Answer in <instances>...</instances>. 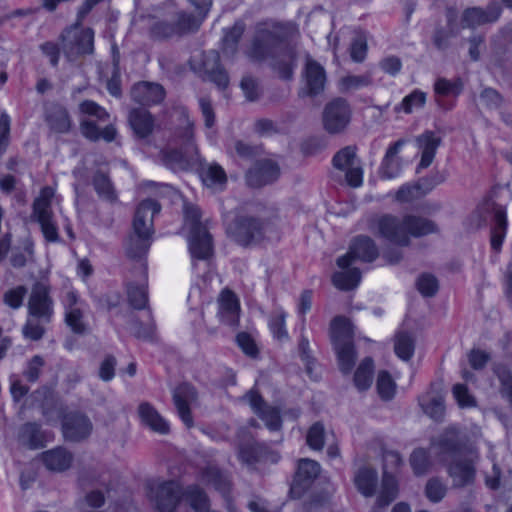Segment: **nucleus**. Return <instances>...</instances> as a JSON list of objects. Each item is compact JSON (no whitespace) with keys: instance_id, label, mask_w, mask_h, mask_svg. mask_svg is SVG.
I'll return each instance as SVG.
<instances>
[{"instance_id":"nucleus-58","label":"nucleus","mask_w":512,"mask_h":512,"mask_svg":"<svg viewBox=\"0 0 512 512\" xmlns=\"http://www.w3.org/2000/svg\"><path fill=\"white\" fill-rule=\"evenodd\" d=\"M286 314L283 311L275 312L269 319V328L274 338L279 341L288 339V332L285 328Z\"/></svg>"},{"instance_id":"nucleus-62","label":"nucleus","mask_w":512,"mask_h":512,"mask_svg":"<svg viewBox=\"0 0 512 512\" xmlns=\"http://www.w3.org/2000/svg\"><path fill=\"white\" fill-rule=\"evenodd\" d=\"M150 35L152 38L157 40H163L177 36L174 23H168L165 21H157L150 28Z\"/></svg>"},{"instance_id":"nucleus-46","label":"nucleus","mask_w":512,"mask_h":512,"mask_svg":"<svg viewBox=\"0 0 512 512\" xmlns=\"http://www.w3.org/2000/svg\"><path fill=\"white\" fill-rule=\"evenodd\" d=\"M203 183L210 188L222 190L227 183L224 169L218 164H211L202 171Z\"/></svg>"},{"instance_id":"nucleus-30","label":"nucleus","mask_w":512,"mask_h":512,"mask_svg":"<svg viewBox=\"0 0 512 512\" xmlns=\"http://www.w3.org/2000/svg\"><path fill=\"white\" fill-rule=\"evenodd\" d=\"M128 122L134 134L141 139L148 137L154 130V117L144 108L130 110Z\"/></svg>"},{"instance_id":"nucleus-1","label":"nucleus","mask_w":512,"mask_h":512,"mask_svg":"<svg viewBox=\"0 0 512 512\" xmlns=\"http://www.w3.org/2000/svg\"><path fill=\"white\" fill-rule=\"evenodd\" d=\"M249 57L256 61H269L272 69L283 80L293 78L296 67V50L285 39L278 27L257 31Z\"/></svg>"},{"instance_id":"nucleus-11","label":"nucleus","mask_w":512,"mask_h":512,"mask_svg":"<svg viewBox=\"0 0 512 512\" xmlns=\"http://www.w3.org/2000/svg\"><path fill=\"white\" fill-rule=\"evenodd\" d=\"M356 152V146H346L340 149L332 159L333 166L345 171L348 185L354 188L360 187L363 183V169Z\"/></svg>"},{"instance_id":"nucleus-60","label":"nucleus","mask_w":512,"mask_h":512,"mask_svg":"<svg viewBox=\"0 0 512 512\" xmlns=\"http://www.w3.org/2000/svg\"><path fill=\"white\" fill-rule=\"evenodd\" d=\"M45 323L39 321L36 318H28L27 322L22 328L23 335L25 338L30 339L32 341L40 340L45 334Z\"/></svg>"},{"instance_id":"nucleus-9","label":"nucleus","mask_w":512,"mask_h":512,"mask_svg":"<svg viewBox=\"0 0 512 512\" xmlns=\"http://www.w3.org/2000/svg\"><path fill=\"white\" fill-rule=\"evenodd\" d=\"M379 256V249L375 241L367 235L354 237L346 254L337 259V265L341 269L348 268L355 260L371 263Z\"/></svg>"},{"instance_id":"nucleus-32","label":"nucleus","mask_w":512,"mask_h":512,"mask_svg":"<svg viewBox=\"0 0 512 512\" xmlns=\"http://www.w3.org/2000/svg\"><path fill=\"white\" fill-rule=\"evenodd\" d=\"M305 81L307 94L315 96L324 90L326 83V72L315 60L307 59L305 66Z\"/></svg>"},{"instance_id":"nucleus-57","label":"nucleus","mask_w":512,"mask_h":512,"mask_svg":"<svg viewBox=\"0 0 512 512\" xmlns=\"http://www.w3.org/2000/svg\"><path fill=\"white\" fill-rule=\"evenodd\" d=\"M155 322L152 317L151 310L148 311V321L142 323L138 320L132 322L131 330L135 337L139 339L149 340L152 339L155 332Z\"/></svg>"},{"instance_id":"nucleus-8","label":"nucleus","mask_w":512,"mask_h":512,"mask_svg":"<svg viewBox=\"0 0 512 512\" xmlns=\"http://www.w3.org/2000/svg\"><path fill=\"white\" fill-rule=\"evenodd\" d=\"M53 196L54 190L46 186L41 189L39 196L33 203V216L40 224L45 239L49 242H57L59 240L58 227L54 221V215L51 209Z\"/></svg>"},{"instance_id":"nucleus-48","label":"nucleus","mask_w":512,"mask_h":512,"mask_svg":"<svg viewBox=\"0 0 512 512\" xmlns=\"http://www.w3.org/2000/svg\"><path fill=\"white\" fill-rule=\"evenodd\" d=\"M464 88L461 78L448 80L446 78H438L434 83V92L439 96H459Z\"/></svg>"},{"instance_id":"nucleus-55","label":"nucleus","mask_w":512,"mask_h":512,"mask_svg":"<svg viewBox=\"0 0 512 512\" xmlns=\"http://www.w3.org/2000/svg\"><path fill=\"white\" fill-rule=\"evenodd\" d=\"M306 443L313 450H322L325 444V428L321 422H316L309 428Z\"/></svg>"},{"instance_id":"nucleus-40","label":"nucleus","mask_w":512,"mask_h":512,"mask_svg":"<svg viewBox=\"0 0 512 512\" xmlns=\"http://www.w3.org/2000/svg\"><path fill=\"white\" fill-rule=\"evenodd\" d=\"M182 497L195 512H209V497L198 485L187 486L182 491Z\"/></svg>"},{"instance_id":"nucleus-3","label":"nucleus","mask_w":512,"mask_h":512,"mask_svg":"<svg viewBox=\"0 0 512 512\" xmlns=\"http://www.w3.org/2000/svg\"><path fill=\"white\" fill-rule=\"evenodd\" d=\"M84 19L79 18L77 13L76 21L65 27L58 37L62 52L68 61H74L79 57L94 53L95 33L92 28L82 27Z\"/></svg>"},{"instance_id":"nucleus-41","label":"nucleus","mask_w":512,"mask_h":512,"mask_svg":"<svg viewBox=\"0 0 512 512\" xmlns=\"http://www.w3.org/2000/svg\"><path fill=\"white\" fill-rule=\"evenodd\" d=\"M342 270L333 274L334 286L344 291L356 288L361 281V271L358 268H350V266Z\"/></svg>"},{"instance_id":"nucleus-51","label":"nucleus","mask_w":512,"mask_h":512,"mask_svg":"<svg viewBox=\"0 0 512 512\" xmlns=\"http://www.w3.org/2000/svg\"><path fill=\"white\" fill-rule=\"evenodd\" d=\"M65 323L75 334L83 335L88 331L83 307L65 311Z\"/></svg>"},{"instance_id":"nucleus-64","label":"nucleus","mask_w":512,"mask_h":512,"mask_svg":"<svg viewBox=\"0 0 512 512\" xmlns=\"http://www.w3.org/2000/svg\"><path fill=\"white\" fill-rule=\"evenodd\" d=\"M417 288L425 297H432L438 291V281L431 274H422L417 280Z\"/></svg>"},{"instance_id":"nucleus-7","label":"nucleus","mask_w":512,"mask_h":512,"mask_svg":"<svg viewBox=\"0 0 512 512\" xmlns=\"http://www.w3.org/2000/svg\"><path fill=\"white\" fill-rule=\"evenodd\" d=\"M194 124L187 120V128L184 136L187 139L185 152L179 149H164L160 152L162 163L173 171L187 170L189 167L200 162L198 148L193 141Z\"/></svg>"},{"instance_id":"nucleus-5","label":"nucleus","mask_w":512,"mask_h":512,"mask_svg":"<svg viewBox=\"0 0 512 512\" xmlns=\"http://www.w3.org/2000/svg\"><path fill=\"white\" fill-rule=\"evenodd\" d=\"M267 223L250 215H239L228 226L230 237L240 246L249 247L259 244L266 234Z\"/></svg>"},{"instance_id":"nucleus-56","label":"nucleus","mask_w":512,"mask_h":512,"mask_svg":"<svg viewBox=\"0 0 512 512\" xmlns=\"http://www.w3.org/2000/svg\"><path fill=\"white\" fill-rule=\"evenodd\" d=\"M110 485L103 484V487L91 489L84 497L85 503L91 508H100L104 505L106 498L110 497Z\"/></svg>"},{"instance_id":"nucleus-19","label":"nucleus","mask_w":512,"mask_h":512,"mask_svg":"<svg viewBox=\"0 0 512 512\" xmlns=\"http://www.w3.org/2000/svg\"><path fill=\"white\" fill-rule=\"evenodd\" d=\"M51 439L52 434L43 430L37 422H26L19 427L17 432V442L29 450L41 449Z\"/></svg>"},{"instance_id":"nucleus-35","label":"nucleus","mask_w":512,"mask_h":512,"mask_svg":"<svg viewBox=\"0 0 512 512\" xmlns=\"http://www.w3.org/2000/svg\"><path fill=\"white\" fill-rule=\"evenodd\" d=\"M493 223L491 227V247L496 252L500 251L507 230L506 211L501 205H493Z\"/></svg>"},{"instance_id":"nucleus-47","label":"nucleus","mask_w":512,"mask_h":512,"mask_svg":"<svg viewBox=\"0 0 512 512\" xmlns=\"http://www.w3.org/2000/svg\"><path fill=\"white\" fill-rule=\"evenodd\" d=\"M204 18L200 15L194 16L191 13H178L177 20L174 23L177 36H183L198 31Z\"/></svg>"},{"instance_id":"nucleus-12","label":"nucleus","mask_w":512,"mask_h":512,"mask_svg":"<svg viewBox=\"0 0 512 512\" xmlns=\"http://www.w3.org/2000/svg\"><path fill=\"white\" fill-rule=\"evenodd\" d=\"M149 497L160 512H174L182 498L181 486L174 480L153 483Z\"/></svg>"},{"instance_id":"nucleus-21","label":"nucleus","mask_w":512,"mask_h":512,"mask_svg":"<svg viewBox=\"0 0 512 512\" xmlns=\"http://www.w3.org/2000/svg\"><path fill=\"white\" fill-rule=\"evenodd\" d=\"M44 121L55 134L69 133L73 124L67 108L56 102L44 106Z\"/></svg>"},{"instance_id":"nucleus-22","label":"nucleus","mask_w":512,"mask_h":512,"mask_svg":"<svg viewBox=\"0 0 512 512\" xmlns=\"http://www.w3.org/2000/svg\"><path fill=\"white\" fill-rule=\"evenodd\" d=\"M280 170L271 160L257 161L246 173V182L250 187L259 188L277 180Z\"/></svg>"},{"instance_id":"nucleus-16","label":"nucleus","mask_w":512,"mask_h":512,"mask_svg":"<svg viewBox=\"0 0 512 512\" xmlns=\"http://www.w3.org/2000/svg\"><path fill=\"white\" fill-rule=\"evenodd\" d=\"M502 12V8L497 2L489 3L486 8L469 7L461 15L462 28L474 29L478 26L496 22Z\"/></svg>"},{"instance_id":"nucleus-23","label":"nucleus","mask_w":512,"mask_h":512,"mask_svg":"<svg viewBox=\"0 0 512 512\" xmlns=\"http://www.w3.org/2000/svg\"><path fill=\"white\" fill-rule=\"evenodd\" d=\"M130 95L134 102L143 106H151L160 104L164 100L166 92L159 83L142 81L132 86Z\"/></svg>"},{"instance_id":"nucleus-14","label":"nucleus","mask_w":512,"mask_h":512,"mask_svg":"<svg viewBox=\"0 0 512 512\" xmlns=\"http://www.w3.org/2000/svg\"><path fill=\"white\" fill-rule=\"evenodd\" d=\"M249 405L254 412L271 432H278L282 429V418L280 409L268 404L264 398L255 390L246 393Z\"/></svg>"},{"instance_id":"nucleus-42","label":"nucleus","mask_w":512,"mask_h":512,"mask_svg":"<svg viewBox=\"0 0 512 512\" xmlns=\"http://www.w3.org/2000/svg\"><path fill=\"white\" fill-rule=\"evenodd\" d=\"M398 495V483L393 474L390 472L383 473L381 490L377 498L379 507L388 506Z\"/></svg>"},{"instance_id":"nucleus-29","label":"nucleus","mask_w":512,"mask_h":512,"mask_svg":"<svg viewBox=\"0 0 512 512\" xmlns=\"http://www.w3.org/2000/svg\"><path fill=\"white\" fill-rule=\"evenodd\" d=\"M441 141V138L430 130L425 131L415 138L416 145L422 152L417 171L419 169H426L432 164Z\"/></svg>"},{"instance_id":"nucleus-37","label":"nucleus","mask_w":512,"mask_h":512,"mask_svg":"<svg viewBox=\"0 0 512 512\" xmlns=\"http://www.w3.org/2000/svg\"><path fill=\"white\" fill-rule=\"evenodd\" d=\"M201 481L207 485H212L224 497H228L231 490V481L216 466H207L201 472Z\"/></svg>"},{"instance_id":"nucleus-38","label":"nucleus","mask_w":512,"mask_h":512,"mask_svg":"<svg viewBox=\"0 0 512 512\" xmlns=\"http://www.w3.org/2000/svg\"><path fill=\"white\" fill-rule=\"evenodd\" d=\"M330 337L334 347L353 343V327L351 322L343 316H336L330 325Z\"/></svg>"},{"instance_id":"nucleus-59","label":"nucleus","mask_w":512,"mask_h":512,"mask_svg":"<svg viewBox=\"0 0 512 512\" xmlns=\"http://www.w3.org/2000/svg\"><path fill=\"white\" fill-rule=\"evenodd\" d=\"M26 294L27 288L23 285H19L4 293L3 302L12 309H18L22 306Z\"/></svg>"},{"instance_id":"nucleus-53","label":"nucleus","mask_w":512,"mask_h":512,"mask_svg":"<svg viewBox=\"0 0 512 512\" xmlns=\"http://www.w3.org/2000/svg\"><path fill=\"white\" fill-rule=\"evenodd\" d=\"M376 388L381 399L387 401L394 397L396 384L391 375L387 371L383 370L378 374Z\"/></svg>"},{"instance_id":"nucleus-49","label":"nucleus","mask_w":512,"mask_h":512,"mask_svg":"<svg viewBox=\"0 0 512 512\" xmlns=\"http://www.w3.org/2000/svg\"><path fill=\"white\" fill-rule=\"evenodd\" d=\"M334 348L337 354L340 370L344 374L350 373L355 365L356 360V352L353 343H346L345 345Z\"/></svg>"},{"instance_id":"nucleus-45","label":"nucleus","mask_w":512,"mask_h":512,"mask_svg":"<svg viewBox=\"0 0 512 512\" xmlns=\"http://www.w3.org/2000/svg\"><path fill=\"white\" fill-rule=\"evenodd\" d=\"M245 25L242 22H236L230 29L225 31L222 39L223 53L226 56H234L237 52L238 43L244 33Z\"/></svg>"},{"instance_id":"nucleus-61","label":"nucleus","mask_w":512,"mask_h":512,"mask_svg":"<svg viewBox=\"0 0 512 512\" xmlns=\"http://www.w3.org/2000/svg\"><path fill=\"white\" fill-rule=\"evenodd\" d=\"M446 486L438 478L428 480L425 487L426 497L434 503L440 502L446 495Z\"/></svg>"},{"instance_id":"nucleus-27","label":"nucleus","mask_w":512,"mask_h":512,"mask_svg":"<svg viewBox=\"0 0 512 512\" xmlns=\"http://www.w3.org/2000/svg\"><path fill=\"white\" fill-rule=\"evenodd\" d=\"M448 474L455 487L471 484L475 478V467L471 458H455L448 466Z\"/></svg>"},{"instance_id":"nucleus-25","label":"nucleus","mask_w":512,"mask_h":512,"mask_svg":"<svg viewBox=\"0 0 512 512\" xmlns=\"http://www.w3.org/2000/svg\"><path fill=\"white\" fill-rule=\"evenodd\" d=\"M405 139H399L388 147L379 168V176L382 179L396 178L402 170V160L398 153L405 145Z\"/></svg>"},{"instance_id":"nucleus-50","label":"nucleus","mask_w":512,"mask_h":512,"mask_svg":"<svg viewBox=\"0 0 512 512\" xmlns=\"http://www.w3.org/2000/svg\"><path fill=\"white\" fill-rule=\"evenodd\" d=\"M394 350L396 355L408 361L412 358L415 350V343L413 337L407 332H401L396 336Z\"/></svg>"},{"instance_id":"nucleus-10","label":"nucleus","mask_w":512,"mask_h":512,"mask_svg":"<svg viewBox=\"0 0 512 512\" xmlns=\"http://www.w3.org/2000/svg\"><path fill=\"white\" fill-rule=\"evenodd\" d=\"M352 117V109L344 98H335L326 104L323 111V126L329 134H340L346 130Z\"/></svg>"},{"instance_id":"nucleus-36","label":"nucleus","mask_w":512,"mask_h":512,"mask_svg":"<svg viewBox=\"0 0 512 512\" xmlns=\"http://www.w3.org/2000/svg\"><path fill=\"white\" fill-rule=\"evenodd\" d=\"M354 484L364 497H372L378 485V473L372 467L363 466L354 475Z\"/></svg>"},{"instance_id":"nucleus-52","label":"nucleus","mask_w":512,"mask_h":512,"mask_svg":"<svg viewBox=\"0 0 512 512\" xmlns=\"http://www.w3.org/2000/svg\"><path fill=\"white\" fill-rule=\"evenodd\" d=\"M409 462L416 476L426 474L430 467L429 454L423 448L413 450L410 455Z\"/></svg>"},{"instance_id":"nucleus-24","label":"nucleus","mask_w":512,"mask_h":512,"mask_svg":"<svg viewBox=\"0 0 512 512\" xmlns=\"http://www.w3.org/2000/svg\"><path fill=\"white\" fill-rule=\"evenodd\" d=\"M202 67L208 79L219 89H226L229 84L227 72L220 65V55L216 50H209L202 54Z\"/></svg>"},{"instance_id":"nucleus-33","label":"nucleus","mask_w":512,"mask_h":512,"mask_svg":"<svg viewBox=\"0 0 512 512\" xmlns=\"http://www.w3.org/2000/svg\"><path fill=\"white\" fill-rule=\"evenodd\" d=\"M440 453L458 458L464 454L465 442L456 428H448L440 436L438 442Z\"/></svg>"},{"instance_id":"nucleus-6","label":"nucleus","mask_w":512,"mask_h":512,"mask_svg":"<svg viewBox=\"0 0 512 512\" xmlns=\"http://www.w3.org/2000/svg\"><path fill=\"white\" fill-rule=\"evenodd\" d=\"M369 229L376 236L396 246L410 245L411 240L406 233L404 216L400 218L392 214H383L373 217L369 220Z\"/></svg>"},{"instance_id":"nucleus-20","label":"nucleus","mask_w":512,"mask_h":512,"mask_svg":"<svg viewBox=\"0 0 512 512\" xmlns=\"http://www.w3.org/2000/svg\"><path fill=\"white\" fill-rule=\"evenodd\" d=\"M196 399L197 391L192 385L188 383H182L178 385L173 391V402L177 413L182 422L188 428H191L194 424L190 405L195 402Z\"/></svg>"},{"instance_id":"nucleus-63","label":"nucleus","mask_w":512,"mask_h":512,"mask_svg":"<svg viewBox=\"0 0 512 512\" xmlns=\"http://www.w3.org/2000/svg\"><path fill=\"white\" fill-rule=\"evenodd\" d=\"M480 102L487 109H498L503 102L501 94L494 88H484L479 95Z\"/></svg>"},{"instance_id":"nucleus-54","label":"nucleus","mask_w":512,"mask_h":512,"mask_svg":"<svg viewBox=\"0 0 512 512\" xmlns=\"http://www.w3.org/2000/svg\"><path fill=\"white\" fill-rule=\"evenodd\" d=\"M425 102L426 94L420 90H414L403 98L400 105L395 107V110H403L405 113L410 114L414 109L423 107Z\"/></svg>"},{"instance_id":"nucleus-43","label":"nucleus","mask_w":512,"mask_h":512,"mask_svg":"<svg viewBox=\"0 0 512 512\" xmlns=\"http://www.w3.org/2000/svg\"><path fill=\"white\" fill-rule=\"evenodd\" d=\"M374 361L371 357L364 358L354 374V384L358 390H367L373 381Z\"/></svg>"},{"instance_id":"nucleus-2","label":"nucleus","mask_w":512,"mask_h":512,"mask_svg":"<svg viewBox=\"0 0 512 512\" xmlns=\"http://www.w3.org/2000/svg\"><path fill=\"white\" fill-rule=\"evenodd\" d=\"M160 210L161 205L153 199L143 200L138 205L133 220V232L126 242L128 257L141 259L147 254L154 233V216Z\"/></svg>"},{"instance_id":"nucleus-44","label":"nucleus","mask_w":512,"mask_h":512,"mask_svg":"<svg viewBox=\"0 0 512 512\" xmlns=\"http://www.w3.org/2000/svg\"><path fill=\"white\" fill-rule=\"evenodd\" d=\"M420 405L424 412L434 419L441 421L445 413L444 398L440 394L431 395L430 393L420 399Z\"/></svg>"},{"instance_id":"nucleus-4","label":"nucleus","mask_w":512,"mask_h":512,"mask_svg":"<svg viewBox=\"0 0 512 512\" xmlns=\"http://www.w3.org/2000/svg\"><path fill=\"white\" fill-rule=\"evenodd\" d=\"M185 217L191 221L188 243L192 258L208 260L213 254L212 236L200 222L199 208L193 205L185 206Z\"/></svg>"},{"instance_id":"nucleus-13","label":"nucleus","mask_w":512,"mask_h":512,"mask_svg":"<svg viewBox=\"0 0 512 512\" xmlns=\"http://www.w3.org/2000/svg\"><path fill=\"white\" fill-rule=\"evenodd\" d=\"M53 307L54 302L50 296L49 287L42 282H36L27 304L29 316L44 323H50L54 314Z\"/></svg>"},{"instance_id":"nucleus-31","label":"nucleus","mask_w":512,"mask_h":512,"mask_svg":"<svg viewBox=\"0 0 512 512\" xmlns=\"http://www.w3.org/2000/svg\"><path fill=\"white\" fill-rule=\"evenodd\" d=\"M41 460L45 467L54 472H63L70 468L73 455L66 448L58 446L41 454Z\"/></svg>"},{"instance_id":"nucleus-28","label":"nucleus","mask_w":512,"mask_h":512,"mask_svg":"<svg viewBox=\"0 0 512 512\" xmlns=\"http://www.w3.org/2000/svg\"><path fill=\"white\" fill-rule=\"evenodd\" d=\"M141 423L155 433L166 435L170 431L169 423L149 402H141L137 409Z\"/></svg>"},{"instance_id":"nucleus-26","label":"nucleus","mask_w":512,"mask_h":512,"mask_svg":"<svg viewBox=\"0 0 512 512\" xmlns=\"http://www.w3.org/2000/svg\"><path fill=\"white\" fill-rule=\"evenodd\" d=\"M239 302L236 295L230 290H223L218 299L219 320L228 326H235L239 321Z\"/></svg>"},{"instance_id":"nucleus-15","label":"nucleus","mask_w":512,"mask_h":512,"mask_svg":"<svg viewBox=\"0 0 512 512\" xmlns=\"http://www.w3.org/2000/svg\"><path fill=\"white\" fill-rule=\"evenodd\" d=\"M320 471L321 467L317 461L309 458L300 459L290 486V496L299 499L319 476Z\"/></svg>"},{"instance_id":"nucleus-18","label":"nucleus","mask_w":512,"mask_h":512,"mask_svg":"<svg viewBox=\"0 0 512 512\" xmlns=\"http://www.w3.org/2000/svg\"><path fill=\"white\" fill-rule=\"evenodd\" d=\"M92 423L83 413H67L62 422V431L65 439L79 442L86 439L92 432Z\"/></svg>"},{"instance_id":"nucleus-34","label":"nucleus","mask_w":512,"mask_h":512,"mask_svg":"<svg viewBox=\"0 0 512 512\" xmlns=\"http://www.w3.org/2000/svg\"><path fill=\"white\" fill-rule=\"evenodd\" d=\"M404 223L409 238H419L438 232L436 223L422 216L407 214L404 216Z\"/></svg>"},{"instance_id":"nucleus-39","label":"nucleus","mask_w":512,"mask_h":512,"mask_svg":"<svg viewBox=\"0 0 512 512\" xmlns=\"http://www.w3.org/2000/svg\"><path fill=\"white\" fill-rule=\"evenodd\" d=\"M92 184L98 197L103 201L115 204L118 201L117 191L108 174L97 170L92 179Z\"/></svg>"},{"instance_id":"nucleus-17","label":"nucleus","mask_w":512,"mask_h":512,"mask_svg":"<svg viewBox=\"0 0 512 512\" xmlns=\"http://www.w3.org/2000/svg\"><path fill=\"white\" fill-rule=\"evenodd\" d=\"M136 271L139 273L138 282L129 281L126 285L127 299L131 307L137 310L149 308L147 266L140 263Z\"/></svg>"}]
</instances>
